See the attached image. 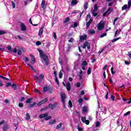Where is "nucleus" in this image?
Returning <instances> with one entry per match:
<instances>
[{"mask_svg": "<svg viewBox=\"0 0 131 131\" xmlns=\"http://www.w3.org/2000/svg\"><path fill=\"white\" fill-rule=\"evenodd\" d=\"M38 51L39 53L40 58H42L44 61H45L46 65H48L49 63L48 62V56L46 55L42 51L39 49Z\"/></svg>", "mask_w": 131, "mask_h": 131, "instance_id": "1", "label": "nucleus"}, {"mask_svg": "<svg viewBox=\"0 0 131 131\" xmlns=\"http://www.w3.org/2000/svg\"><path fill=\"white\" fill-rule=\"evenodd\" d=\"M39 118H40L41 119L45 118V120H49V119H51V118H52V116H49V113H46L40 115L39 116Z\"/></svg>", "mask_w": 131, "mask_h": 131, "instance_id": "2", "label": "nucleus"}, {"mask_svg": "<svg viewBox=\"0 0 131 131\" xmlns=\"http://www.w3.org/2000/svg\"><path fill=\"white\" fill-rule=\"evenodd\" d=\"M39 77L37 76H34V78L35 80H37V82H38V83H40L41 81H42V80L43 79V78L45 77V76L42 74L39 75ZM40 78V79H39Z\"/></svg>", "mask_w": 131, "mask_h": 131, "instance_id": "3", "label": "nucleus"}, {"mask_svg": "<svg viewBox=\"0 0 131 131\" xmlns=\"http://www.w3.org/2000/svg\"><path fill=\"white\" fill-rule=\"evenodd\" d=\"M56 106H57V103H55L53 104L50 103L48 107H46V108H42L41 110H40V111L42 112L43 111V110H47L48 108H50V107L51 108L52 110L55 109V108H56Z\"/></svg>", "mask_w": 131, "mask_h": 131, "instance_id": "4", "label": "nucleus"}, {"mask_svg": "<svg viewBox=\"0 0 131 131\" xmlns=\"http://www.w3.org/2000/svg\"><path fill=\"white\" fill-rule=\"evenodd\" d=\"M97 11H98V5L97 4H95L94 5V9L91 12L93 16H94V17H96V16H97L98 15V13L96 12H97Z\"/></svg>", "mask_w": 131, "mask_h": 131, "instance_id": "5", "label": "nucleus"}, {"mask_svg": "<svg viewBox=\"0 0 131 131\" xmlns=\"http://www.w3.org/2000/svg\"><path fill=\"white\" fill-rule=\"evenodd\" d=\"M86 47L88 50H90V49H91V44L87 41L83 43L82 46V48L86 49Z\"/></svg>", "mask_w": 131, "mask_h": 131, "instance_id": "6", "label": "nucleus"}, {"mask_svg": "<svg viewBox=\"0 0 131 131\" xmlns=\"http://www.w3.org/2000/svg\"><path fill=\"white\" fill-rule=\"evenodd\" d=\"M113 11V9L111 7H110L103 14V16L105 17V16H108L112 13Z\"/></svg>", "mask_w": 131, "mask_h": 131, "instance_id": "7", "label": "nucleus"}, {"mask_svg": "<svg viewBox=\"0 0 131 131\" xmlns=\"http://www.w3.org/2000/svg\"><path fill=\"white\" fill-rule=\"evenodd\" d=\"M61 102L63 105V107L65 108V100L66 99V95L65 94H61Z\"/></svg>", "mask_w": 131, "mask_h": 131, "instance_id": "8", "label": "nucleus"}, {"mask_svg": "<svg viewBox=\"0 0 131 131\" xmlns=\"http://www.w3.org/2000/svg\"><path fill=\"white\" fill-rule=\"evenodd\" d=\"M104 26V24L99 23L97 26L98 30H102L103 29Z\"/></svg>", "mask_w": 131, "mask_h": 131, "instance_id": "9", "label": "nucleus"}, {"mask_svg": "<svg viewBox=\"0 0 131 131\" xmlns=\"http://www.w3.org/2000/svg\"><path fill=\"white\" fill-rule=\"evenodd\" d=\"M20 30L21 31H26V26H25V25L24 23L20 24Z\"/></svg>", "mask_w": 131, "mask_h": 131, "instance_id": "10", "label": "nucleus"}, {"mask_svg": "<svg viewBox=\"0 0 131 131\" xmlns=\"http://www.w3.org/2000/svg\"><path fill=\"white\" fill-rule=\"evenodd\" d=\"M30 56L31 57V63L34 64V63H35V57L32 55H30Z\"/></svg>", "mask_w": 131, "mask_h": 131, "instance_id": "11", "label": "nucleus"}, {"mask_svg": "<svg viewBox=\"0 0 131 131\" xmlns=\"http://www.w3.org/2000/svg\"><path fill=\"white\" fill-rule=\"evenodd\" d=\"M66 88H67V91H68L69 92H70L71 89V85L70 84V82H68L67 84H66Z\"/></svg>", "mask_w": 131, "mask_h": 131, "instance_id": "12", "label": "nucleus"}, {"mask_svg": "<svg viewBox=\"0 0 131 131\" xmlns=\"http://www.w3.org/2000/svg\"><path fill=\"white\" fill-rule=\"evenodd\" d=\"M45 6H46V0H42L41 4V7L43 10H46V7H45Z\"/></svg>", "mask_w": 131, "mask_h": 131, "instance_id": "13", "label": "nucleus"}, {"mask_svg": "<svg viewBox=\"0 0 131 131\" xmlns=\"http://www.w3.org/2000/svg\"><path fill=\"white\" fill-rule=\"evenodd\" d=\"M121 32V29L117 30L115 33V37H117V35H119Z\"/></svg>", "mask_w": 131, "mask_h": 131, "instance_id": "14", "label": "nucleus"}, {"mask_svg": "<svg viewBox=\"0 0 131 131\" xmlns=\"http://www.w3.org/2000/svg\"><path fill=\"white\" fill-rule=\"evenodd\" d=\"M43 32V27H41L39 31V33H38L39 36H41V35H42Z\"/></svg>", "mask_w": 131, "mask_h": 131, "instance_id": "15", "label": "nucleus"}, {"mask_svg": "<svg viewBox=\"0 0 131 131\" xmlns=\"http://www.w3.org/2000/svg\"><path fill=\"white\" fill-rule=\"evenodd\" d=\"M92 22H93V19H92V18H90L89 21L86 23V27L88 28H89V27L91 26V24L92 23Z\"/></svg>", "mask_w": 131, "mask_h": 131, "instance_id": "16", "label": "nucleus"}, {"mask_svg": "<svg viewBox=\"0 0 131 131\" xmlns=\"http://www.w3.org/2000/svg\"><path fill=\"white\" fill-rule=\"evenodd\" d=\"M86 35H84L83 36H81L80 37V40H84L86 39Z\"/></svg>", "mask_w": 131, "mask_h": 131, "instance_id": "17", "label": "nucleus"}, {"mask_svg": "<svg viewBox=\"0 0 131 131\" xmlns=\"http://www.w3.org/2000/svg\"><path fill=\"white\" fill-rule=\"evenodd\" d=\"M77 0H72L71 2V4L73 6H76V5H77Z\"/></svg>", "mask_w": 131, "mask_h": 131, "instance_id": "18", "label": "nucleus"}, {"mask_svg": "<svg viewBox=\"0 0 131 131\" xmlns=\"http://www.w3.org/2000/svg\"><path fill=\"white\" fill-rule=\"evenodd\" d=\"M9 129V126L8 125H5L3 126V129L4 131H7Z\"/></svg>", "mask_w": 131, "mask_h": 131, "instance_id": "19", "label": "nucleus"}, {"mask_svg": "<svg viewBox=\"0 0 131 131\" xmlns=\"http://www.w3.org/2000/svg\"><path fill=\"white\" fill-rule=\"evenodd\" d=\"M35 105H36V102H34L33 103L30 104V105L28 106V108H32V107H34Z\"/></svg>", "mask_w": 131, "mask_h": 131, "instance_id": "20", "label": "nucleus"}, {"mask_svg": "<svg viewBox=\"0 0 131 131\" xmlns=\"http://www.w3.org/2000/svg\"><path fill=\"white\" fill-rule=\"evenodd\" d=\"M48 92L50 94H52V93H53V88L48 87Z\"/></svg>", "mask_w": 131, "mask_h": 131, "instance_id": "21", "label": "nucleus"}, {"mask_svg": "<svg viewBox=\"0 0 131 131\" xmlns=\"http://www.w3.org/2000/svg\"><path fill=\"white\" fill-rule=\"evenodd\" d=\"M49 90V87L45 86L43 88V92L46 93V92H48Z\"/></svg>", "mask_w": 131, "mask_h": 131, "instance_id": "22", "label": "nucleus"}, {"mask_svg": "<svg viewBox=\"0 0 131 131\" xmlns=\"http://www.w3.org/2000/svg\"><path fill=\"white\" fill-rule=\"evenodd\" d=\"M126 9H128V7H127V5H124L122 8V10H126Z\"/></svg>", "mask_w": 131, "mask_h": 131, "instance_id": "23", "label": "nucleus"}, {"mask_svg": "<svg viewBox=\"0 0 131 131\" xmlns=\"http://www.w3.org/2000/svg\"><path fill=\"white\" fill-rule=\"evenodd\" d=\"M49 123V124H53V123H56V119L50 121Z\"/></svg>", "mask_w": 131, "mask_h": 131, "instance_id": "24", "label": "nucleus"}, {"mask_svg": "<svg viewBox=\"0 0 131 131\" xmlns=\"http://www.w3.org/2000/svg\"><path fill=\"white\" fill-rule=\"evenodd\" d=\"M31 101H32V98H29V99H28L26 101V103L27 104H28V103H30V102H31Z\"/></svg>", "mask_w": 131, "mask_h": 131, "instance_id": "25", "label": "nucleus"}, {"mask_svg": "<svg viewBox=\"0 0 131 131\" xmlns=\"http://www.w3.org/2000/svg\"><path fill=\"white\" fill-rule=\"evenodd\" d=\"M70 20V18H69V17H67V18H66V19L63 21V23H67V22H68V21H69Z\"/></svg>", "mask_w": 131, "mask_h": 131, "instance_id": "26", "label": "nucleus"}, {"mask_svg": "<svg viewBox=\"0 0 131 131\" xmlns=\"http://www.w3.org/2000/svg\"><path fill=\"white\" fill-rule=\"evenodd\" d=\"M12 88L14 89V91H16V90H17V85H16V84H12Z\"/></svg>", "mask_w": 131, "mask_h": 131, "instance_id": "27", "label": "nucleus"}, {"mask_svg": "<svg viewBox=\"0 0 131 131\" xmlns=\"http://www.w3.org/2000/svg\"><path fill=\"white\" fill-rule=\"evenodd\" d=\"M83 112H86L88 111V107L83 106L82 107Z\"/></svg>", "mask_w": 131, "mask_h": 131, "instance_id": "28", "label": "nucleus"}, {"mask_svg": "<svg viewBox=\"0 0 131 131\" xmlns=\"http://www.w3.org/2000/svg\"><path fill=\"white\" fill-rule=\"evenodd\" d=\"M61 126H62V123H60L56 126L57 129H59V128H61Z\"/></svg>", "mask_w": 131, "mask_h": 131, "instance_id": "29", "label": "nucleus"}, {"mask_svg": "<svg viewBox=\"0 0 131 131\" xmlns=\"http://www.w3.org/2000/svg\"><path fill=\"white\" fill-rule=\"evenodd\" d=\"M100 125H101V123H100L98 121L96 122L95 124L96 127H99V126H100Z\"/></svg>", "mask_w": 131, "mask_h": 131, "instance_id": "30", "label": "nucleus"}, {"mask_svg": "<svg viewBox=\"0 0 131 131\" xmlns=\"http://www.w3.org/2000/svg\"><path fill=\"white\" fill-rule=\"evenodd\" d=\"M48 101V99L45 98L43 100L40 101V102L42 103V104H45V103L47 102Z\"/></svg>", "mask_w": 131, "mask_h": 131, "instance_id": "31", "label": "nucleus"}, {"mask_svg": "<svg viewBox=\"0 0 131 131\" xmlns=\"http://www.w3.org/2000/svg\"><path fill=\"white\" fill-rule=\"evenodd\" d=\"M120 38H121V37L114 39H113V40H112V42H115V41H117V40H118L119 39H120Z\"/></svg>", "mask_w": 131, "mask_h": 131, "instance_id": "32", "label": "nucleus"}, {"mask_svg": "<svg viewBox=\"0 0 131 131\" xmlns=\"http://www.w3.org/2000/svg\"><path fill=\"white\" fill-rule=\"evenodd\" d=\"M88 65V63L85 61H83V62L81 64V66H86Z\"/></svg>", "mask_w": 131, "mask_h": 131, "instance_id": "33", "label": "nucleus"}, {"mask_svg": "<svg viewBox=\"0 0 131 131\" xmlns=\"http://www.w3.org/2000/svg\"><path fill=\"white\" fill-rule=\"evenodd\" d=\"M26 116H27V118H26L27 120H29V119H30V115H29L28 113L26 114Z\"/></svg>", "mask_w": 131, "mask_h": 131, "instance_id": "34", "label": "nucleus"}, {"mask_svg": "<svg viewBox=\"0 0 131 131\" xmlns=\"http://www.w3.org/2000/svg\"><path fill=\"white\" fill-rule=\"evenodd\" d=\"M88 2H86L84 4V9L85 10H86V9H88Z\"/></svg>", "mask_w": 131, "mask_h": 131, "instance_id": "35", "label": "nucleus"}, {"mask_svg": "<svg viewBox=\"0 0 131 131\" xmlns=\"http://www.w3.org/2000/svg\"><path fill=\"white\" fill-rule=\"evenodd\" d=\"M0 78H2L3 79H5V80H10V79L8 78H6L4 76H2L1 75H0Z\"/></svg>", "mask_w": 131, "mask_h": 131, "instance_id": "36", "label": "nucleus"}, {"mask_svg": "<svg viewBox=\"0 0 131 131\" xmlns=\"http://www.w3.org/2000/svg\"><path fill=\"white\" fill-rule=\"evenodd\" d=\"M81 119L82 122H83V123H84V122L86 120V118H85V117H82Z\"/></svg>", "mask_w": 131, "mask_h": 131, "instance_id": "37", "label": "nucleus"}, {"mask_svg": "<svg viewBox=\"0 0 131 131\" xmlns=\"http://www.w3.org/2000/svg\"><path fill=\"white\" fill-rule=\"evenodd\" d=\"M91 72H92V69H91V68H89L88 70L87 71L88 74H91Z\"/></svg>", "mask_w": 131, "mask_h": 131, "instance_id": "38", "label": "nucleus"}, {"mask_svg": "<svg viewBox=\"0 0 131 131\" xmlns=\"http://www.w3.org/2000/svg\"><path fill=\"white\" fill-rule=\"evenodd\" d=\"M69 105L70 106V108H72V102L71 100L69 101Z\"/></svg>", "mask_w": 131, "mask_h": 131, "instance_id": "39", "label": "nucleus"}, {"mask_svg": "<svg viewBox=\"0 0 131 131\" xmlns=\"http://www.w3.org/2000/svg\"><path fill=\"white\" fill-rule=\"evenodd\" d=\"M62 76H63V73H62L61 71H60L59 74V78H62Z\"/></svg>", "mask_w": 131, "mask_h": 131, "instance_id": "40", "label": "nucleus"}, {"mask_svg": "<svg viewBox=\"0 0 131 131\" xmlns=\"http://www.w3.org/2000/svg\"><path fill=\"white\" fill-rule=\"evenodd\" d=\"M34 92L35 93H37V94H40V91L39 90H38V89H35L34 90Z\"/></svg>", "mask_w": 131, "mask_h": 131, "instance_id": "41", "label": "nucleus"}, {"mask_svg": "<svg viewBox=\"0 0 131 131\" xmlns=\"http://www.w3.org/2000/svg\"><path fill=\"white\" fill-rule=\"evenodd\" d=\"M11 3L12 4V8H13V9H15L16 8V5L15 4V3H14L13 1H12Z\"/></svg>", "mask_w": 131, "mask_h": 131, "instance_id": "42", "label": "nucleus"}, {"mask_svg": "<svg viewBox=\"0 0 131 131\" xmlns=\"http://www.w3.org/2000/svg\"><path fill=\"white\" fill-rule=\"evenodd\" d=\"M29 22L30 24H32V25H33V26H37V24L33 25V24H32V20H31V18H30Z\"/></svg>", "mask_w": 131, "mask_h": 131, "instance_id": "43", "label": "nucleus"}, {"mask_svg": "<svg viewBox=\"0 0 131 131\" xmlns=\"http://www.w3.org/2000/svg\"><path fill=\"white\" fill-rule=\"evenodd\" d=\"M25 100V97H23L20 98V99L19 100V101L20 102H23V101H24Z\"/></svg>", "mask_w": 131, "mask_h": 131, "instance_id": "44", "label": "nucleus"}, {"mask_svg": "<svg viewBox=\"0 0 131 131\" xmlns=\"http://www.w3.org/2000/svg\"><path fill=\"white\" fill-rule=\"evenodd\" d=\"M131 6V1H129L128 2V9H129L130 8Z\"/></svg>", "mask_w": 131, "mask_h": 131, "instance_id": "45", "label": "nucleus"}, {"mask_svg": "<svg viewBox=\"0 0 131 131\" xmlns=\"http://www.w3.org/2000/svg\"><path fill=\"white\" fill-rule=\"evenodd\" d=\"M106 35H107V33H104L100 35V37L102 38V37H104V36H106Z\"/></svg>", "mask_w": 131, "mask_h": 131, "instance_id": "46", "label": "nucleus"}, {"mask_svg": "<svg viewBox=\"0 0 131 131\" xmlns=\"http://www.w3.org/2000/svg\"><path fill=\"white\" fill-rule=\"evenodd\" d=\"M129 114H130V112H127V113H126L125 114H124V116H127V115H129Z\"/></svg>", "mask_w": 131, "mask_h": 131, "instance_id": "47", "label": "nucleus"}, {"mask_svg": "<svg viewBox=\"0 0 131 131\" xmlns=\"http://www.w3.org/2000/svg\"><path fill=\"white\" fill-rule=\"evenodd\" d=\"M11 85H12V83L11 82H8L7 83L6 86L8 87V86H11Z\"/></svg>", "mask_w": 131, "mask_h": 131, "instance_id": "48", "label": "nucleus"}, {"mask_svg": "<svg viewBox=\"0 0 131 131\" xmlns=\"http://www.w3.org/2000/svg\"><path fill=\"white\" fill-rule=\"evenodd\" d=\"M84 123L87 124V125H89V124H90V121L89 120H86V121L84 122Z\"/></svg>", "mask_w": 131, "mask_h": 131, "instance_id": "49", "label": "nucleus"}, {"mask_svg": "<svg viewBox=\"0 0 131 131\" xmlns=\"http://www.w3.org/2000/svg\"><path fill=\"white\" fill-rule=\"evenodd\" d=\"M7 50H8V51H10V52H12V47L10 46H8Z\"/></svg>", "mask_w": 131, "mask_h": 131, "instance_id": "50", "label": "nucleus"}, {"mask_svg": "<svg viewBox=\"0 0 131 131\" xmlns=\"http://www.w3.org/2000/svg\"><path fill=\"white\" fill-rule=\"evenodd\" d=\"M113 69H114L113 67H112L111 69L112 74H114L115 73V71H114Z\"/></svg>", "mask_w": 131, "mask_h": 131, "instance_id": "51", "label": "nucleus"}, {"mask_svg": "<svg viewBox=\"0 0 131 131\" xmlns=\"http://www.w3.org/2000/svg\"><path fill=\"white\" fill-rule=\"evenodd\" d=\"M17 53L18 55H21V54H22V51H21V50L18 49Z\"/></svg>", "mask_w": 131, "mask_h": 131, "instance_id": "52", "label": "nucleus"}, {"mask_svg": "<svg viewBox=\"0 0 131 131\" xmlns=\"http://www.w3.org/2000/svg\"><path fill=\"white\" fill-rule=\"evenodd\" d=\"M89 32L91 34H94V33H95V30H90Z\"/></svg>", "mask_w": 131, "mask_h": 131, "instance_id": "53", "label": "nucleus"}, {"mask_svg": "<svg viewBox=\"0 0 131 131\" xmlns=\"http://www.w3.org/2000/svg\"><path fill=\"white\" fill-rule=\"evenodd\" d=\"M36 46H40V45H41V42H40L39 41H38L36 42Z\"/></svg>", "mask_w": 131, "mask_h": 131, "instance_id": "54", "label": "nucleus"}, {"mask_svg": "<svg viewBox=\"0 0 131 131\" xmlns=\"http://www.w3.org/2000/svg\"><path fill=\"white\" fill-rule=\"evenodd\" d=\"M55 82L57 84H59V80H58V78L57 77H55Z\"/></svg>", "mask_w": 131, "mask_h": 131, "instance_id": "55", "label": "nucleus"}, {"mask_svg": "<svg viewBox=\"0 0 131 131\" xmlns=\"http://www.w3.org/2000/svg\"><path fill=\"white\" fill-rule=\"evenodd\" d=\"M74 41V39L73 38H71L69 40V42H73Z\"/></svg>", "mask_w": 131, "mask_h": 131, "instance_id": "56", "label": "nucleus"}, {"mask_svg": "<svg viewBox=\"0 0 131 131\" xmlns=\"http://www.w3.org/2000/svg\"><path fill=\"white\" fill-rule=\"evenodd\" d=\"M79 11L78 10H74L73 11L72 14H77V13H79Z\"/></svg>", "mask_w": 131, "mask_h": 131, "instance_id": "57", "label": "nucleus"}, {"mask_svg": "<svg viewBox=\"0 0 131 131\" xmlns=\"http://www.w3.org/2000/svg\"><path fill=\"white\" fill-rule=\"evenodd\" d=\"M82 102H83V100H82V99H79L78 100V103L79 104H81V103H82Z\"/></svg>", "mask_w": 131, "mask_h": 131, "instance_id": "58", "label": "nucleus"}, {"mask_svg": "<svg viewBox=\"0 0 131 131\" xmlns=\"http://www.w3.org/2000/svg\"><path fill=\"white\" fill-rule=\"evenodd\" d=\"M18 106H19V107H23L24 104L22 103H18Z\"/></svg>", "mask_w": 131, "mask_h": 131, "instance_id": "59", "label": "nucleus"}, {"mask_svg": "<svg viewBox=\"0 0 131 131\" xmlns=\"http://www.w3.org/2000/svg\"><path fill=\"white\" fill-rule=\"evenodd\" d=\"M53 35L55 39H57V35H56V33H55V32H53Z\"/></svg>", "mask_w": 131, "mask_h": 131, "instance_id": "60", "label": "nucleus"}, {"mask_svg": "<svg viewBox=\"0 0 131 131\" xmlns=\"http://www.w3.org/2000/svg\"><path fill=\"white\" fill-rule=\"evenodd\" d=\"M124 62L126 65H129V64H130V62L127 61L126 60H125Z\"/></svg>", "mask_w": 131, "mask_h": 131, "instance_id": "61", "label": "nucleus"}, {"mask_svg": "<svg viewBox=\"0 0 131 131\" xmlns=\"http://www.w3.org/2000/svg\"><path fill=\"white\" fill-rule=\"evenodd\" d=\"M103 51H105V49H101V51H99V52H98V53L99 54V55H100V54H102V52Z\"/></svg>", "mask_w": 131, "mask_h": 131, "instance_id": "62", "label": "nucleus"}, {"mask_svg": "<svg viewBox=\"0 0 131 131\" xmlns=\"http://www.w3.org/2000/svg\"><path fill=\"white\" fill-rule=\"evenodd\" d=\"M77 23H74V26H73V27H74V28H75L76 27H77Z\"/></svg>", "mask_w": 131, "mask_h": 131, "instance_id": "63", "label": "nucleus"}, {"mask_svg": "<svg viewBox=\"0 0 131 131\" xmlns=\"http://www.w3.org/2000/svg\"><path fill=\"white\" fill-rule=\"evenodd\" d=\"M5 32L3 31H0V35H3V34H5Z\"/></svg>", "mask_w": 131, "mask_h": 131, "instance_id": "64", "label": "nucleus"}]
</instances>
